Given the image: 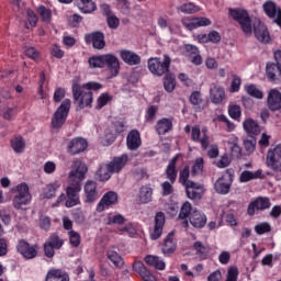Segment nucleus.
Here are the masks:
<instances>
[{
  "label": "nucleus",
  "mask_w": 281,
  "mask_h": 281,
  "mask_svg": "<svg viewBox=\"0 0 281 281\" xmlns=\"http://www.w3.org/2000/svg\"><path fill=\"white\" fill-rule=\"evenodd\" d=\"M269 207H271V200H269V198L259 196L249 203L247 213L249 216H254V214H256V210L265 211L269 210Z\"/></svg>",
  "instance_id": "obj_13"
},
{
  "label": "nucleus",
  "mask_w": 281,
  "mask_h": 281,
  "mask_svg": "<svg viewBox=\"0 0 281 281\" xmlns=\"http://www.w3.org/2000/svg\"><path fill=\"white\" fill-rule=\"evenodd\" d=\"M182 25L187 27V30H196V27H207V25H212V21L207 18H183Z\"/></svg>",
  "instance_id": "obj_15"
},
{
  "label": "nucleus",
  "mask_w": 281,
  "mask_h": 281,
  "mask_svg": "<svg viewBox=\"0 0 281 281\" xmlns=\"http://www.w3.org/2000/svg\"><path fill=\"white\" fill-rule=\"evenodd\" d=\"M46 243L53 246L55 249H60V247H63L64 244L63 238H60L56 234L50 235Z\"/></svg>",
  "instance_id": "obj_49"
},
{
  "label": "nucleus",
  "mask_w": 281,
  "mask_h": 281,
  "mask_svg": "<svg viewBox=\"0 0 281 281\" xmlns=\"http://www.w3.org/2000/svg\"><path fill=\"white\" fill-rule=\"evenodd\" d=\"M117 203V193L110 191L105 193L97 205V212H104V207Z\"/></svg>",
  "instance_id": "obj_22"
},
{
  "label": "nucleus",
  "mask_w": 281,
  "mask_h": 281,
  "mask_svg": "<svg viewBox=\"0 0 281 281\" xmlns=\"http://www.w3.org/2000/svg\"><path fill=\"white\" fill-rule=\"evenodd\" d=\"M126 218L122 214H116L108 217V225H124Z\"/></svg>",
  "instance_id": "obj_50"
},
{
  "label": "nucleus",
  "mask_w": 281,
  "mask_h": 281,
  "mask_svg": "<svg viewBox=\"0 0 281 281\" xmlns=\"http://www.w3.org/2000/svg\"><path fill=\"white\" fill-rule=\"evenodd\" d=\"M87 139L82 137H75L68 142L67 153L69 155H80V153H85V150H87Z\"/></svg>",
  "instance_id": "obj_11"
},
{
  "label": "nucleus",
  "mask_w": 281,
  "mask_h": 281,
  "mask_svg": "<svg viewBox=\"0 0 281 281\" xmlns=\"http://www.w3.org/2000/svg\"><path fill=\"white\" fill-rule=\"evenodd\" d=\"M11 147L13 148L14 153L21 154L25 150V140L23 137L19 136L11 140Z\"/></svg>",
  "instance_id": "obj_48"
},
{
  "label": "nucleus",
  "mask_w": 281,
  "mask_h": 281,
  "mask_svg": "<svg viewBox=\"0 0 281 281\" xmlns=\"http://www.w3.org/2000/svg\"><path fill=\"white\" fill-rule=\"evenodd\" d=\"M190 178V167L186 166L181 171H180V177L179 181L182 183V186H188L191 180H188Z\"/></svg>",
  "instance_id": "obj_52"
},
{
  "label": "nucleus",
  "mask_w": 281,
  "mask_h": 281,
  "mask_svg": "<svg viewBox=\"0 0 281 281\" xmlns=\"http://www.w3.org/2000/svg\"><path fill=\"white\" fill-rule=\"evenodd\" d=\"M113 171L109 168V165H100L99 169L95 172V178L98 181H109L111 179Z\"/></svg>",
  "instance_id": "obj_35"
},
{
  "label": "nucleus",
  "mask_w": 281,
  "mask_h": 281,
  "mask_svg": "<svg viewBox=\"0 0 281 281\" xmlns=\"http://www.w3.org/2000/svg\"><path fill=\"white\" fill-rule=\"evenodd\" d=\"M164 225H166V215L164 212L156 213L154 231L150 234L151 240L161 238V234H164Z\"/></svg>",
  "instance_id": "obj_16"
},
{
  "label": "nucleus",
  "mask_w": 281,
  "mask_h": 281,
  "mask_svg": "<svg viewBox=\"0 0 281 281\" xmlns=\"http://www.w3.org/2000/svg\"><path fill=\"white\" fill-rule=\"evenodd\" d=\"M252 30H254V34L257 38V41H259V43H269V41H271V36L269 35V30H267V25H265V23H262V21H260V19H256L252 22Z\"/></svg>",
  "instance_id": "obj_9"
},
{
  "label": "nucleus",
  "mask_w": 281,
  "mask_h": 281,
  "mask_svg": "<svg viewBox=\"0 0 281 281\" xmlns=\"http://www.w3.org/2000/svg\"><path fill=\"white\" fill-rule=\"evenodd\" d=\"M38 14L41 15L42 21H44V23H49V21H52V11H49L47 8L40 7Z\"/></svg>",
  "instance_id": "obj_57"
},
{
  "label": "nucleus",
  "mask_w": 281,
  "mask_h": 281,
  "mask_svg": "<svg viewBox=\"0 0 281 281\" xmlns=\"http://www.w3.org/2000/svg\"><path fill=\"white\" fill-rule=\"evenodd\" d=\"M255 232L259 236H262V234H269V232H271V225H269V223L257 224L255 226Z\"/></svg>",
  "instance_id": "obj_54"
},
{
  "label": "nucleus",
  "mask_w": 281,
  "mask_h": 281,
  "mask_svg": "<svg viewBox=\"0 0 281 281\" xmlns=\"http://www.w3.org/2000/svg\"><path fill=\"white\" fill-rule=\"evenodd\" d=\"M214 188L217 194H229V190L232 188V181H229V177L222 176L216 180Z\"/></svg>",
  "instance_id": "obj_26"
},
{
  "label": "nucleus",
  "mask_w": 281,
  "mask_h": 281,
  "mask_svg": "<svg viewBox=\"0 0 281 281\" xmlns=\"http://www.w3.org/2000/svg\"><path fill=\"white\" fill-rule=\"evenodd\" d=\"M190 224L196 229H201V227H205V223H207V217L203 212L199 210H193L189 216Z\"/></svg>",
  "instance_id": "obj_23"
},
{
  "label": "nucleus",
  "mask_w": 281,
  "mask_h": 281,
  "mask_svg": "<svg viewBox=\"0 0 281 281\" xmlns=\"http://www.w3.org/2000/svg\"><path fill=\"white\" fill-rule=\"evenodd\" d=\"M178 10L183 12V14H196V12L201 11V8L192 2H189L180 5Z\"/></svg>",
  "instance_id": "obj_47"
},
{
  "label": "nucleus",
  "mask_w": 281,
  "mask_h": 281,
  "mask_svg": "<svg viewBox=\"0 0 281 281\" xmlns=\"http://www.w3.org/2000/svg\"><path fill=\"white\" fill-rule=\"evenodd\" d=\"M16 249L23 258H26V260H32V258H36L38 256V250L36 249V246H30L27 241L20 240Z\"/></svg>",
  "instance_id": "obj_17"
},
{
  "label": "nucleus",
  "mask_w": 281,
  "mask_h": 281,
  "mask_svg": "<svg viewBox=\"0 0 281 281\" xmlns=\"http://www.w3.org/2000/svg\"><path fill=\"white\" fill-rule=\"evenodd\" d=\"M90 69H104V55H94L88 59Z\"/></svg>",
  "instance_id": "obj_40"
},
{
  "label": "nucleus",
  "mask_w": 281,
  "mask_h": 281,
  "mask_svg": "<svg viewBox=\"0 0 281 281\" xmlns=\"http://www.w3.org/2000/svg\"><path fill=\"white\" fill-rule=\"evenodd\" d=\"M256 138L250 137L244 140V147L247 153H254L256 150Z\"/></svg>",
  "instance_id": "obj_58"
},
{
  "label": "nucleus",
  "mask_w": 281,
  "mask_h": 281,
  "mask_svg": "<svg viewBox=\"0 0 281 281\" xmlns=\"http://www.w3.org/2000/svg\"><path fill=\"white\" fill-rule=\"evenodd\" d=\"M18 194L13 199V205L16 210H21L23 205H27L32 201L30 194V188L25 183H21L16 187Z\"/></svg>",
  "instance_id": "obj_7"
},
{
  "label": "nucleus",
  "mask_w": 281,
  "mask_h": 281,
  "mask_svg": "<svg viewBox=\"0 0 281 281\" xmlns=\"http://www.w3.org/2000/svg\"><path fill=\"white\" fill-rule=\"evenodd\" d=\"M45 281H69V274L63 270L54 269L47 272Z\"/></svg>",
  "instance_id": "obj_31"
},
{
  "label": "nucleus",
  "mask_w": 281,
  "mask_h": 281,
  "mask_svg": "<svg viewBox=\"0 0 281 281\" xmlns=\"http://www.w3.org/2000/svg\"><path fill=\"white\" fill-rule=\"evenodd\" d=\"M268 109L270 111L281 110V92L278 89H270L267 98Z\"/></svg>",
  "instance_id": "obj_18"
},
{
  "label": "nucleus",
  "mask_w": 281,
  "mask_h": 281,
  "mask_svg": "<svg viewBox=\"0 0 281 281\" xmlns=\"http://www.w3.org/2000/svg\"><path fill=\"white\" fill-rule=\"evenodd\" d=\"M77 7L83 14H91L97 9L95 2L92 0H77Z\"/></svg>",
  "instance_id": "obj_33"
},
{
  "label": "nucleus",
  "mask_w": 281,
  "mask_h": 281,
  "mask_svg": "<svg viewBox=\"0 0 281 281\" xmlns=\"http://www.w3.org/2000/svg\"><path fill=\"white\" fill-rule=\"evenodd\" d=\"M109 102H111V95H109V93H102L97 100L95 109H103V106H106Z\"/></svg>",
  "instance_id": "obj_53"
},
{
  "label": "nucleus",
  "mask_w": 281,
  "mask_h": 281,
  "mask_svg": "<svg viewBox=\"0 0 281 281\" xmlns=\"http://www.w3.org/2000/svg\"><path fill=\"white\" fill-rule=\"evenodd\" d=\"M261 175H262L261 170H257L256 172L245 170L240 173L239 181L241 183H247V181H251L252 179H260Z\"/></svg>",
  "instance_id": "obj_43"
},
{
  "label": "nucleus",
  "mask_w": 281,
  "mask_h": 281,
  "mask_svg": "<svg viewBox=\"0 0 281 281\" xmlns=\"http://www.w3.org/2000/svg\"><path fill=\"white\" fill-rule=\"evenodd\" d=\"M66 93L67 91L65 90V88H57L53 97L54 102H63V99L65 98Z\"/></svg>",
  "instance_id": "obj_63"
},
{
  "label": "nucleus",
  "mask_w": 281,
  "mask_h": 281,
  "mask_svg": "<svg viewBox=\"0 0 281 281\" xmlns=\"http://www.w3.org/2000/svg\"><path fill=\"white\" fill-rule=\"evenodd\" d=\"M177 87V81L175 80V75L167 72L164 79V88L168 93H172Z\"/></svg>",
  "instance_id": "obj_41"
},
{
  "label": "nucleus",
  "mask_w": 281,
  "mask_h": 281,
  "mask_svg": "<svg viewBox=\"0 0 281 281\" xmlns=\"http://www.w3.org/2000/svg\"><path fill=\"white\" fill-rule=\"evenodd\" d=\"M58 188H60V184L58 182L47 184L43 191L44 199H54V196H56V191L58 190Z\"/></svg>",
  "instance_id": "obj_42"
},
{
  "label": "nucleus",
  "mask_w": 281,
  "mask_h": 281,
  "mask_svg": "<svg viewBox=\"0 0 281 281\" xmlns=\"http://www.w3.org/2000/svg\"><path fill=\"white\" fill-rule=\"evenodd\" d=\"M145 262L149 265V267H155V269H158L159 271H164V269H166V262H164V260L157 256H146Z\"/></svg>",
  "instance_id": "obj_34"
},
{
  "label": "nucleus",
  "mask_w": 281,
  "mask_h": 281,
  "mask_svg": "<svg viewBox=\"0 0 281 281\" xmlns=\"http://www.w3.org/2000/svg\"><path fill=\"white\" fill-rule=\"evenodd\" d=\"M86 43H92L94 49H104L106 42L104 41V33L97 31L85 35Z\"/></svg>",
  "instance_id": "obj_14"
},
{
  "label": "nucleus",
  "mask_w": 281,
  "mask_h": 281,
  "mask_svg": "<svg viewBox=\"0 0 281 281\" xmlns=\"http://www.w3.org/2000/svg\"><path fill=\"white\" fill-rule=\"evenodd\" d=\"M0 115H2L4 120H12V117H14V110L12 108H3L0 111Z\"/></svg>",
  "instance_id": "obj_64"
},
{
  "label": "nucleus",
  "mask_w": 281,
  "mask_h": 281,
  "mask_svg": "<svg viewBox=\"0 0 281 281\" xmlns=\"http://www.w3.org/2000/svg\"><path fill=\"white\" fill-rule=\"evenodd\" d=\"M125 122L122 120H117L112 122L105 130V142L106 144H113L115 139H117V135L120 133H124Z\"/></svg>",
  "instance_id": "obj_8"
},
{
  "label": "nucleus",
  "mask_w": 281,
  "mask_h": 281,
  "mask_svg": "<svg viewBox=\"0 0 281 281\" xmlns=\"http://www.w3.org/2000/svg\"><path fill=\"white\" fill-rule=\"evenodd\" d=\"M210 98L213 104H221L225 99V88L213 85L210 89Z\"/></svg>",
  "instance_id": "obj_27"
},
{
  "label": "nucleus",
  "mask_w": 281,
  "mask_h": 281,
  "mask_svg": "<svg viewBox=\"0 0 281 281\" xmlns=\"http://www.w3.org/2000/svg\"><path fill=\"white\" fill-rule=\"evenodd\" d=\"M187 196L188 199H191V201H200V199H203L204 190L203 186L200 183H196L194 181H189L187 186H184Z\"/></svg>",
  "instance_id": "obj_12"
},
{
  "label": "nucleus",
  "mask_w": 281,
  "mask_h": 281,
  "mask_svg": "<svg viewBox=\"0 0 281 281\" xmlns=\"http://www.w3.org/2000/svg\"><path fill=\"white\" fill-rule=\"evenodd\" d=\"M266 164L268 168H271L274 172H281V143L268 150Z\"/></svg>",
  "instance_id": "obj_6"
},
{
  "label": "nucleus",
  "mask_w": 281,
  "mask_h": 281,
  "mask_svg": "<svg viewBox=\"0 0 281 281\" xmlns=\"http://www.w3.org/2000/svg\"><path fill=\"white\" fill-rule=\"evenodd\" d=\"M229 16H232L233 21H236L240 25V30L244 32L246 36H251L252 26H251V18L249 13L245 9H229Z\"/></svg>",
  "instance_id": "obj_4"
},
{
  "label": "nucleus",
  "mask_w": 281,
  "mask_h": 281,
  "mask_svg": "<svg viewBox=\"0 0 281 281\" xmlns=\"http://www.w3.org/2000/svg\"><path fill=\"white\" fill-rule=\"evenodd\" d=\"M172 59L169 55H164L162 59L159 57H150L147 60V68L153 76L161 78V76H166L170 72V65Z\"/></svg>",
  "instance_id": "obj_3"
},
{
  "label": "nucleus",
  "mask_w": 281,
  "mask_h": 281,
  "mask_svg": "<svg viewBox=\"0 0 281 281\" xmlns=\"http://www.w3.org/2000/svg\"><path fill=\"white\" fill-rule=\"evenodd\" d=\"M86 194V203L98 201V184L94 181L88 180L83 187Z\"/></svg>",
  "instance_id": "obj_21"
},
{
  "label": "nucleus",
  "mask_w": 281,
  "mask_h": 281,
  "mask_svg": "<svg viewBox=\"0 0 281 281\" xmlns=\"http://www.w3.org/2000/svg\"><path fill=\"white\" fill-rule=\"evenodd\" d=\"M266 74L267 78L271 82H276L278 80V76H281L280 66H278V63H268L266 66Z\"/></svg>",
  "instance_id": "obj_30"
},
{
  "label": "nucleus",
  "mask_w": 281,
  "mask_h": 281,
  "mask_svg": "<svg viewBox=\"0 0 281 281\" xmlns=\"http://www.w3.org/2000/svg\"><path fill=\"white\" fill-rule=\"evenodd\" d=\"M226 281H238V268L229 267L226 274Z\"/></svg>",
  "instance_id": "obj_60"
},
{
  "label": "nucleus",
  "mask_w": 281,
  "mask_h": 281,
  "mask_svg": "<svg viewBox=\"0 0 281 281\" xmlns=\"http://www.w3.org/2000/svg\"><path fill=\"white\" fill-rule=\"evenodd\" d=\"M116 8L122 14H128V12H131V3L128 0H116Z\"/></svg>",
  "instance_id": "obj_51"
},
{
  "label": "nucleus",
  "mask_w": 281,
  "mask_h": 281,
  "mask_svg": "<svg viewBox=\"0 0 281 281\" xmlns=\"http://www.w3.org/2000/svg\"><path fill=\"white\" fill-rule=\"evenodd\" d=\"M175 233H169L165 238L164 246H162V254L165 256H170V254H175L177 249V243L175 241Z\"/></svg>",
  "instance_id": "obj_28"
},
{
  "label": "nucleus",
  "mask_w": 281,
  "mask_h": 281,
  "mask_svg": "<svg viewBox=\"0 0 281 281\" xmlns=\"http://www.w3.org/2000/svg\"><path fill=\"white\" fill-rule=\"evenodd\" d=\"M193 249L196 251L201 260H205L207 259V256H210L211 248L207 245H203L201 241H195L193 244Z\"/></svg>",
  "instance_id": "obj_38"
},
{
  "label": "nucleus",
  "mask_w": 281,
  "mask_h": 281,
  "mask_svg": "<svg viewBox=\"0 0 281 281\" xmlns=\"http://www.w3.org/2000/svg\"><path fill=\"white\" fill-rule=\"evenodd\" d=\"M243 127L249 135H259L260 133V125L251 119H247L243 123Z\"/></svg>",
  "instance_id": "obj_36"
},
{
  "label": "nucleus",
  "mask_w": 281,
  "mask_h": 281,
  "mask_svg": "<svg viewBox=\"0 0 281 281\" xmlns=\"http://www.w3.org/2000/svg\"><path fill=\"white\" fill-rule=\"evenodd\" d=\"M106 256L114 267H122L124 265V259H122V256H120L117 251L110 249L108 250Z\"/></svg>",
  "instance_id": "obj_46"
},
{
  "label": "nucleus",
  "mask_w": 281,
  "mask_h": 281,
  "mask_svg": "<svg viewBox=\"0 0 281 281\" xmlns=\"http://www.w3.org/2000/svg\"><path fill=\"white\" fill-rule=\"evenodd\" d=\"M103 67L110 71V78H115L120 75V59L113 54L103 55Z\"/></svg>",
  "instance_id": "obj_10"
},
{
  "label": "nucleus",
  "mask_w": 281,
  "mask_h": 281,
  "mask_svg": "<svg viewBox=\"0 0 281 281\" xmlns=\"http://www.w3.org/2000/svg\"><path fill=\"white\" fill-rule=\"evenodd\" d=\"M126 164H128V155L123 154L119 157H114L109 164V169L112 172V175H115L117 172H120L124 166H126Z\"/></svg>",
  "instance_id": "obj_20"
},
{
  "label": "nucleus",
  "mask_w": 281,
  "mask_h": 281,
  "mask_svg": "<svg viewBox=\"0 0 281 281\" xmlns=\"http://www.w3.org/2000/svg\"><path fill=\"white\" fill-rule=\"evenodd\" d=\"M71 109V100L65 99L58 109L55 111L52 117V128L53 131H60L65 122H67V115Z\"/></svg>",
  "instance_id": "obj_5"
},
{
  "label": "nucleus",
  "mask_w": 281,
  "mask_h": 281,
  "mask_svg": "<svg viewBox=\"0 0 281 281\" xmlns=\"http://www.w3.org/2000/svg\"><path fill=\"white\" fill-rule=\"evenodd\" d=\"M203 172V158H198L191 169V175L196 177V175H201Z\"/></svg>",
  "instance_id": "obj_56"
},
{
  "label": "nucleus",
  "mask_w": 281,
  "mask_h": 281,
  "mask_svg": "<svg viewBox=\"0 0 281 281\" xmlns=\"http://www.w3.org/2000/svg\"><path fill=\"white\" fill-rule=\"evenodd\" d=\"M177 160H178V157L175 156L170 160L166 169V176H167V179L170 181V183H175V181H177Z\"/></svg>",
  "instance_id": "obj_32"
},
{
  "label": "nucleus",
  "mask_w": 281,
  "mask_h": 281,
  "mask_svg": "<svg viewBox=\"0 0 281 281\" xmlns=\"http://www.w3.org/2000/svg\"><path fill=\"white\" fill-rule=\"evenodd\" d=\"M155 130L158 135H166V133H170V131H172V120L166 117L159 120Z\"/></svg>",
  "instance_id": "obj_29"
},
{
  "label": "nucleus",
  "mask_w": 281,
  "mask_h": 281,
  "mask_svg": "<svg viewBox=\"0 0 281 281\" xmlns=\"http://www.w3.org/2000/svg\"><path fill=\"white\" fill-rule=\"evenodd\" d=\"M190 102L193 106H199L203 102L200 91H193L190 95Z\"/></svg>",
  "instance_id": "obj_59"
},
{
  "label": "nucleus",
  "mask_w": 281,
  "mask_h": 281,
  "mask_svg": "<svg viewBox=\"0 0 281 281\" xmlns=\"http://www.w3.org/2000/svg\"><path fill=\"white\" fill-rule=\"evenodd\" d=\"M228 115H231L233 120H238V117L241 115L240 105H229Z\"/></svg>",
  "instance_id": "obj_61"
},
{
  "label": "nucleus",
  "mask_w": 281,
  "mask_h": 281,
  "mask_svg": "<svg viewBox=\"0 0 281 281\" xmlns=\"http://www.w3.org/2000/svg\"><path fill=\"white\" fill-rule=\"evenodd\" d=\"M102 89V85L95 81H90L80 86L78 82L72 83V98L74 103L78 106V109H87V106H91L93 104V92Z\"/></svg>",
  "instance_id": "obj_2"
},
{
  "label": "nucleus",
  "mask_w": 281,
  "mask_h": 281,
  "mask_svg": "<svg viewBox=\"0 0 281 281\" xmlns=\"http://www.w3.org/2000/svg\"><path fill=\"white\" fill-rule=\"evenodd\" d=\"M192 214V204L190 202H184L180 209L179 218H181L182 227H188V216Z\"/></svg>",
  "instance_id": "obj_37"
},
{
  "label": "nucleus",
  "mask_w": 281,
  "mask_h": 281,
  "mask_svg": "<svg viewBox=\"0 0 281 281\" xmlns=\"http://www.w3.org/2000/svg\"><path fill=\"white\" fill-rule=\"evenodd\" d=\"M120 57L121 60H123L125 65H130V67H135V65L142 64V57L133 50L122 49L120 50Z\"/></svg>",
  "instance_id": "obj_19"
},
{
  "label": "nucleus",
  "mask_w": 281,
  "mask_h": 281,
  "mask_svg": "<svg viewBox=\"0 0 281 281\" xmlns=\"http://www.w3.org/2000/svg\"><path fill=\"white\" fill-rule=\"evenodd\" d=\"M87 172H89V167L87 164L82 162V160H74L72 169L69 172V186L66 189V202L65 205L67 207H76V205H80V191L82 190V181L87 177Z\"/></svg>",
  "instance_id": "obj_1"
},
{
  "label": "nucleus",
  "mask_w": 281,
  "mask_h": 281,
  "mask_svg": "<svg viewBox=\"0 0 281 281\" xmlns=\"http://www.w3.org/2000/svg\"><path fill=\"white\" fill-rule=\"evenodd\" d=\"M139 203L146 204L153 201V189L149 187H142L138 194Z\"/></svg>",
  "instance_id": "obj_39"
},
{
  "label": "nucleus",
  "mask_w": 281,
  "mask_h": 281,
  "mask_svg": "<svg viewBox=\"0 0 281 281\" xmlns=\"http://www.w3.org/2000/svg\"><path fill=\"white\" fill-rule=\"evenodd\" d=\"M69 235V243L71 247H79L80 246V234L76 231H70Z\"/></svg>",
  "instance_id": "obj_55"
},
{
  "label": "nucleus",
  "mask_w": 281,
  "mask_h": 281,
  "mask_svg": "<svg viewBox=\"0 0 281 281\" xmlns=\"http://www.w3.org/2000/svg\"><path fill=\"white\" fill-rule=\"evenodd\" d=\"M246 93L250 95L251 98H256L257 100H262L265 98V93L262 90L256 87V85H248L245 87Z\"/></svg>",
  "instance_id": "obj_45"
},
{
  "label": "nucleus",
  "mask_w": 281,
  "mask_h": 281,
  "mask_svg": "<svg viewBox=\"0 0 281 281\" xmlns=\"http://www.w3.org/2000/svg\"><path fill=\"white\" fill-rule=\"evenodd\" d=\"M133 270L136 271L144 281H157V278L146 269V266H144L142 261L134 262Z\"/></svg>",
  "instance_id": "obj_25"
},
{
  "label": "nucleus",
  "mask_w": 281,
  "mask_h": 281,
  "mask_svg": "<svg viewBox=\"0 0 281 281\" xmlns=\"http://www.w3.org/2000/svg\"><path fill=\"white\" fill-rule=\"evenodd\" d=\"M263 12L269 16L270 19H274V16L281 12L278 7H276V3L272 1H268L263 4Z\"/></svg>",
  "instance_id": "obj_44"
},
{
  "label": "nucleus",
  "mask_w": 281,
  "mask_h": 281,
  "mask_svg": "<svg viewBox=\"0 0 281 281\" xmlns=\"http://www.w3.org/2000/svg\"><path fill=\"white\" fill-rule=\"evenodd\" d=\"M184 48V56H190V58L193 56V55H196L199 54V47L192 45V44H186L183 46Z\"/></svg>",
  "instance_id": "obj_62"
},
{
  "label": "nucleus",
  "mask_w": 281,
  "mask_h": 281,
  "mask_svg": "<svg viewBox=\"0 0 281 281\" xmlns=\"http://www.w3.org/2000/svg\"><path fill=\"white\" fill-rule=\"evenodd\" d=\"M126 146L128 150H137L139 146H142V136L139 135V131L132 130L126 137Z\"/></svg>",
  "instance_id": "obj_24"
}]
</instances>
